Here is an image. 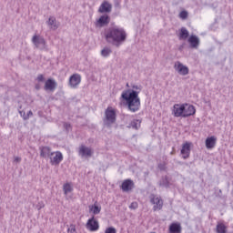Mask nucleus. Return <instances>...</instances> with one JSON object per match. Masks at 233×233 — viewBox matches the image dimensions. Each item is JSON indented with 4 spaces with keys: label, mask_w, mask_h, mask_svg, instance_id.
Masks as SVG:
<instances>
[{
    "label": "nucleus",
    "mask_w": 233,
    "mask_h": 233,
    "mask_svg": "<svg viewBox=\"0 0 233 233\" xmlns=\"http://www.w3.org/2000/svg\"><path fill=\"white\" fill-rule=\"evenodd\" d=\"M105 39L108 45L119 48L127 41V31L123 27H109L105 33Z\"/></svg>",
    "instance_id": "nucleus-1"
},
{
    "label": "nucleus",
    "mask_w": 233,
    "mask_h": 233,
    "mask_svg": "<svg viewBox=\"0 0 233 233\" xmlns=\"http://www.w3.org/2000/svg\"><path fill=\"white\" fill-rule=\"evenodd\" d=\"M123 101H126V105L130 112H137L141 106V99L139 98V91L134 89H127L121 95Z\"/></svg>",
    "instance_id": "nucleus-2"
},
{
    "label": "nucleus",
    "mask_w": 233,
    "mask_h": 233,
    "mask_svg": "<svg viewBox=\"0 0 233 233\" xmlns=\"http://www.w3.org/2000/svg\"><path fill=\"white\" fill-rule=\"evenodd\" d=\"M117 115L116 114V109L112 107H107L105 111V117L103 118V125L106 128H112V125L116 123Z\"/></svg>",
    "instance_id": "nucleus-3"
},
{
    "label": "nucleus",
    "mask_w": 233,
    "mask_h": 233,
    "mask_svg": "<svg viewBox=\"0 0 233 233\" xmlns=\"http://www.w3.org/2000/svg\"><path fill=\"white\" fill-rule=\"evenodd\" d=\"M32 43L38 50H48V46H46V40H45V37L39 35H35L32 37Z\"/></svg>",
    "instance_id": "nucleus-4"
},
{
    "label": "nucleus",
    "mask_w": 233,
    "mask_h": 233,
    "mask_svg": "<svg viewBox=\"0 0 233 233\" xmlns=\"http://www.w3.org/2000/svg\"><path fill=\"white\" fill-rule=\"evenodd\" d=\"M86 227L87 230H90V232H96L99 230V222L93 216L91 218L87 220Z\"/></svg>",
    "instance_id": "nucleus-5"
},
{
    "label": "nucleus",
    "mask_w": 233,
    "mask_h": 233,
    "mask_svg": "<svg viewBox=\"0 0 233 233\" xmlns=\"http://www.w3.org/2000/svg\"><path fill=\"white\" fill-rule=\"evenodd\" d=\"M110 24V15L107 14L102 15L96 22L97 28H103V26H108Z\"/></svg>",
    "instance_id": "nucleus-6"
},
{
    "label": "nucleus",
    "mask_w": 233,
    "mask_h": 233,
    "mask_svg": "<svg viewBox=\"0 0 233 233\" xmlns=\"http://www.w3.org/2000/svg\"><path fill=\"white\" fill-rule=\"evenodd\" d=\"M56 152H52L50 147H40V157L44 159H52V156H55Z\"/></svg>",
    "instance_id": "nucleus-7"
},
{
    "label": "nucleus",
    "mask_w": 233,
    "mask_h": 233,
    "mask_svg": "<svg viewBox=\"0 0 233 233\" xmlns=\"http://www.w3.org/2000/svg\"><path fill=\"white\" fill-rule=\"evenodd\" d=\"M185 106L183 104H175L173 106V115L175 117H185Z\"/></svg>",
    "instance_id": "nucleus-8"
},
{
    "label": "nucleus",
    "mask_w": 233,
    "mask_h": 233,
    "mask_svg": "<svg viewBox=\"0 0 233 233\" xmlns=\"http://www.w3.org/2000/svg\"><path fill=\"white\" fill-rule=\"evenodd\" d=\"M174 68L179 76H188V73L190 72L188 66L183 65L181 62H177V65H175Z\"/></svg>",
    "instance_id": "nucleus-9"
},
{
    "label": "nucleus",
    "mask_w": 233,
    "mask_h": 233,
    "mask_svg": "<svg viewBox=\"0 0 233 233\" xmlns=\"http://www.w3.org/2000/svg\"><path fill=\"white\" fill-rule=\"evenodd\" d=\"M184 106V117H190L196 115V107L190 104H183Z\"/></svg>",
    "instance_id": "nucleus-10"
},
{
    "label": "nucleus",
    "mask_w": 233,
    "mask_h": 233,
    "mask_svg": "<svg viewBox=\"0 0 233 233\" xmlns=\"http://www.w3.org/2000/svg\"><path fill=\"white\" fill-rule=\"evenodd\" d=\"M190 142H186L182 145L180 154H182L183 159H188L190 157Z\"/></svg>",
    "instance_id": "nucleus-11"
},
{
    "label": "nucleus",
    "mask_w": 233,
    "mask_h": 233,
    "mask_svg": "<svg viewBox=\"0 0 233 233\" xmlns=\"http://www.w3.org/2000/svg\"><path fill=\"white\" fill-rule=\"evenodd\" d=\"M79 154L82 157H92L94 151L90 147H86L85 145H81L79 147Z\"/></svg>",
    "instance_id": "nucleus-12"
},
{
    "label": "nucleus",
    "mask_w": 233,
    "mask_h": 233,
    "mask_svg": "<svg viewBox=\"0 0 233 233\" xmlns=\"http://www.w3.org/2000/svg\"><path fill=\"white\" fill-rule=\"evenodd\" d=\"M135 187L134 180L126 179L122 182L121 188L123 192H130Z\"/></svg>",
    "instance_id": "nucleus-13"
},
{
    "label": "nucleus",
    "mask_w": 233,
    "mask_h": 233,
    "mask_svg": "<svg viewBox=\"0 0 233 233\" xmlns=\"http://www.w3.org/2000/svg\"><path fill=\"white\" fill-rule=\"evenodd\" d=\"M99 14H110L112 12V5L107 1H105L101 4L98 8Z\"/></svg>",
    "instance_id": "nucleus-14"
},
{
    "label": "nucleus",
    "mask_w": 233,
    "mask_h": 233,
    "mask_svg": "<svg viewBox=\"0 0 233 233\" xmlns=\"http://www.w3.org/2000/svg\"><path fill=\"white\" fill-rule=\"evenodd\" d=\"M45 90H50V92H54L56 88H57V82L54 80V78H48L44 86Z\"/></svg>",
    "instance_id": "nucleus-15"
},
{
    "label": "nucleus",
    "mask_w": 233,
    "mask_h": 233,
    "mask_svg": "<svg viewBox=\"0 0 233 233\" xmlns=\"http://www.w3.org/2000/svg\"><path fill=\"white\" fill-rule=\"evenodd\" d=\"M81 83V75L75 74L69 77V85L72 88H76Z\"/></svg>",
    "instance_id": "nucleus-16"
},
{
    "label": "nucleus",
    "mask_w": 233,
    "mask_h": 233,
    "mask_svg": "<svg viewBox=\"0 0 233 233\" xmlns=\"http://www.w3.org/2000/svg\"><path fill=\"white\" fill-rule=\"evenodd\" d=\"M187 43H189L190 48H198L199 46V37L196 35H191L187 38Z\"/></svg>",
    "instance_id": "nucleus-17"
},
{
    "label": "nucleus",
    "mask_w": 233,
    "mask_h": 233,
    "mask_svg": "<svg viewBox=\"0 0 233 233\" xmlns=\"http://www.w3.org/2000/svg\"><path fill=\"white\" fill-rule=\"evenodd\" d=\"M55 154V157L51 156V158H49L50 163L51 165H59V163L63 161V153H61V151H56Z\"/></svg>",
    "instance_id": "nucleus-18"
},
{
    "label": "nucleus",
    "mask_w": 233,
    "mask_h": 233,
    "mask_svg": "<svg viewBox=\"0 0 233 233\" xmlns=\"http://www.w3.org/2000/svg\"><path fill=\"white\" fill-rule=\"evenodd\" d=\"M216 141H218V138H216V137H208L206 139V148H208V150L214 148V147H216Z\"/></svg>",
    "instance_id": "nucleus-19"
},
{
    "label": "nucleus",
    "mask_w": 233,
    "mask_h": 233,
    "mask_svg": "<svg viewBox=\"0 0 233 233\" xmlns=\"http://www.w3.org/2000/svg\"><path fill=\"white\" fill-rule=\"evenodd\" d=\"M159 187H164V188H170V177L168 176H164L160 178L158 182Z\"/></svg>",
    "instance_id": "nucleus-20"
},
{
    "label": "nucleus",
    "mask_w": 233,
    "mask_h": 233,
    "mask_svg": "<svg viewBox=\"0 0 233 233\" xmlns=\"http://www.w3.org/2000/svg\"><path fill=\"white\" fill-rule=\"evenodd\" d=\"M182 228L179 222H174L169 226V233H181Z\"/></svg>",
    "instance_id": "nucleus-21"
},
{
    "label": "nucleus",
    "mask_w": 233,
    "mask_h": 233,
    "mask_svg": "<svg viewBox=\"0 0 233 233\" xmlns=\"http://www.w3.org/2000/svg\"><path fill=\"white\" fill-rule=\"evenodd\" d=\"M127 128H133L134 130H137L138 128H141V119H133L128 126H127Z\"/></svg>",
    "instance_id": "nucleus-22"
},
{
    "label": "nucleus",
    "mask_w": 233,
    "mask_h": 233,
    "mask_svg": "<svg viewBox=\"0 0 233 233\" xmlns=\"http://www.w3.org/2000/svg\"><path fill=\"white\" fill-rule=\"evenodd\" d=\"M189 35H190V34L188 33V30H187V28L182 27L180 29V33H179V39L180 40L183 39L185 41V40L188 39Z\"/></svg>",
    "instance_id": "nucleus-23"
},
{
    "label": "nucleus",
    "mask_w": 233,
    "mask_h": 233,
    "mask_svg": "<svg viewBox=\"0 0 233 233\" xmlns=\"http://www.w3.org/2000/svg\"><path fill=\"white\" fill-rule=\"evenodd\" d=\"M47 25L49 26H52L51 28L53 30H57V28H59V25H57V20H56V18L53 16L49 17V19L47 21Z\"/></svg>",
    "instance_id": "nucleus-24"
},
{
    "label": "nucleus",
    "mask_w": 233,
    "mask_h": 233,
    "mask_svg": "<svg viewBox=\"0 0 233 233\" xmlns=\"http://www.w3.org/2000/svg\"><path fill=\"white\" fill-rule=\"evenodd\" d=\"M89 210L91 212H93V214L95 216H96L97 214H100L101 212V207L97 206L96 204H94L92 206L89 207Z\"/></svg>",
    "instance_id": "nucleus-25"
},
{
    "label": "nucleus",
    "mask_w": 233,
    "mask_h": 233,
    "mask_svg": "<svg viewBox=\"0 0 233 233\" xmlns=\"http://www.w3.org/2000/svg\"><path fill=\"white\" fill-rule=\"evenodd\" d=\"M111 54H112V49H110V47H104L101 50V56L103 57H108Z\"/></svg>",
    "instance_id": "nucleus-26"
},
{
    "label": "nucleus",
    "mask_w": 233,
    "mask_h": 233,
    "mask_svg": "<svg viewBox=\"0 0 233 233\" xmlns=\"http://www.w3.org/2000/svg\"><path fill=\"white\" fill-rule=\"evenodd\" d=\"M217 232L218 233H227V226L223 223H218L217 225Z\"/></svg>",
    "instance_id": "nucleus-27"
},
{
    "label": "nucleus",
    "mask_w": 233,
    "mask_h": 233,
    "mask_svg": "<svg viewBox=\"0 0 233 233\" xmlns=\"http://www.w3.org/2000/svg\"><path fill=\"white\" fill-rule=\"evenodd\" d=\"M156 206H154V210H156L157 208L158 210H161L163 208V200L159 199V198H156V202H154Z\"/></svg>",
    "instance_id": "nucleus-28"
},
{
    "label": "nucleus",
    "mask_w": 233,
    "mask_h": 233,
    "mask_svg": "<svg viewBox=\"0 0 233 233\" xmlns=\"http://www.w3.org/2000/svg\"><path fill=\"white\" fill-rule=\"evenodd\" d=\"M64 194L66 196V194H70L72 192V186H70V183H66L63 186Z\"/></svg>",
    "instance_id": "nucleus-29"
},
{
    "label": "nucleus",
    "mask_w": 233,
    "mask_h": 233,
    "mask_svg": "<svg viewBox=\"0 0 233 233\" xmlns=\"http://www.w3.org/2000/svg\"><path fill=\"white\" fill-rule=\"evenodd\" d=\"M180 19H187L188 17V12L184 10L179 13Z\"/></svg>",
    "instance_id": "nucleus-30"
},
{
    "label": "nucleus",
    "mask_w": 233,
    "mask_h": 233,
    "mask_svg": "<svg viewBox=\"0 0 233 233\" xmlns=\"http://www.w3.org/2000/svg\"><path fill=\"white\" fill-rule=\"evenodd\" d=\"M105 233H117V229L114 227H109L105 230Z\"/></svg>",
    "instance_id": "nucleus-31"
},
{
    "label": "nucleus",
    "mask_w": 233,
    "mask_h": 233,
    "mask_svg": "<svg viewBox=\"0 0 233 233\" xmlns=\"http://www.w3.org/2000/svg\"><path fill=\"white\" fill-rule=\"evenodd\" d=\"M19 114L21 117H23L24 121H27L28 116H26V113L25 111H19Z\"/></svg>",
    "instance_id": "nucleus-32"
},
{
    "label": "nucleus",
    "mask_w": 233,
    "mask_h": 233,
    "mask_svg": "<svg viewBox=\"0 0 233 233\" xmlns=\"http://www.w3.org/2000/svg\"><path fill=\"white\" fill-rule=\"evenodd\" d=\"M67 232H70V233H77L76 231V226L74 225H71L69 228H67Z\"/></svg>",
    "instance_id": "nucleus-33"
},
{
    "label": "nucleus",
    "mask_w": 233,
    "mask_h": 233,
    "mask_svg": "<svg viewBox=\"0 0 233 233\" xmlns=\"http://www.w3.org/2000/svg\"><path fill=\"white\" fill-rule=\"evenodd\" d=\"M129 208L136 210V208H137V202H132L129 206Z\"/></svg>",
    "instance_id": "nucleus-34"
},
{
    "label": "nucleus",
    "mask_w": 233,
    "mask_h": 233,
    "mask_svg": "<svg viewBox=\"0 0 233 233\" xmlns=\"http://www.w3.org/2000/svg\"><path fill=\"white\" fill-rule=\"evenodd\" d=\"M37 81H39L40 83H44V81H45V76H43V75H38V76H37Z\"/></svg>",
    "instance_id": "nucleus-35"
},
{
    "label": "nucleus",
    "mask_w": 233,
    "mask_h": 233,
    "mask_svg": "<svg viewBox=\"0 0 233 233\" xmlns=\"http://www.w3.org/2000/svg\"><path fill=\"white\" fill-rule=\"evenodd\" d=\"M132 88H133L134 90H138V92H141V86L133 85V86H132Z\"/></svg>",
    "instance_id": "nucleus-36"
},
{
    "label": "nucleus",
    "mask_w": 233,
    "mask_h": 233,
    "mask_svg": "<svg viewBox=\"0 0 233 233\" xmlns=\"http://www.w3.org/2000/svg\"><path fill=\"white\" fill-rule=\"evenodd\" d=\"M15 163H21V157H15Z\"/></svg>",
    "instance_id": "nucleus-37"
},
{
    "label": "nucleus",
    "mask_w": 233,
    "mask_h": 233,
    "mask_svg": "<svg viewBox=\"0 0 233 233\" xmlns=\"http://www.w3.org/2000/svg\"><path fill=\"white\" fill-rule=\"evenodd\" d=\"M26 116H28V119H30V117H32V116H34V113L30 110L27 112Z\"/></svg>",
    "instance_id": "nucleus-38"
},
{
    "label": "nucleus",
    "mask_w": 233,
    "mask_h": 233,
    "mask_svg": "<svg viewBox=\"0 0 233 233\" xmlns=\"http://www.w3.org/2000/svg\"><path fill=\"white\" fill-rule=\"evenodd\" d=\"M158 168H159L160 170H165V165L159 164V165H158Z\"/></svg>",
    "instance_id": "nucleus-39"
},
{
    "label": "nucleus",
    "mask_w": 233,
    "mask_h": 233,
    "mask_svg": "<svg viewBox=\"0 0 233 233\" xmlns=\"http://www.w3.org/2000/svg\"><path fill=\"white\" fill-rule=\"evenodd\" d=\"M35 90H41V86L39 84H36L35 86Z\"/></svg>",
    "instance_id": "nucleus-40"
},
{
    "label": "nucleus",
    "mask_w": 233,
    "mask_h": 233,
    "mask_svg": "<svg viewBox=\"0 0 233 233\" xmlns=\"http://www.w3.org/2000/svg\"><path fill=\"white\" fill-rule=\"evenodd\" d=\"M64 126H65V128H66V130H68V128L72 127L70 124H67V123L64 124Z\"/></svg>",
    "instance_id": "nucleus-41"
},
{
    "label": "nucleus",
    "mask_w": 233,
    "mask_h": 233,
    "mask_svg": "<svg viewBox=\"0 0 233 233\" xmlns=\"http://www.w3.org/2000/svg\"><path fill=\"white\" fill-rule=\"evenodd\" d=\"M127 86H129L128 84H127Z\"/></svg>",
    "instance_id": "nucleus-42"
}]
</instances>
